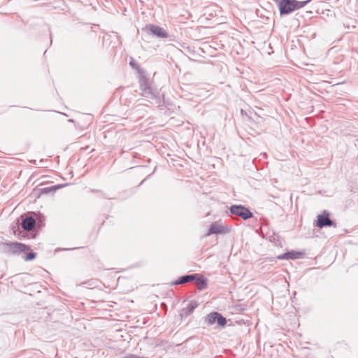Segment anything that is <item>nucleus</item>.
Segmentation results:
<instances>
[{"label": "nucleus", "mask_w": 358, "mask_h": 358, "mask_svg": "<svg viewBox=\"0 0 358 358\" xmlns=\"http://www.w3.org/2000/svg\"><path fill=\"white\" fill-rule=\"evenodd\" d=\"M196 284L198 289L200 290L204 289L207 285L206 280L203 278H197L196 281Z\"/></svg>", "instance_id": "ddd939ff"}, {"label": "nucleus", "mask_w": 358, "mask_h": 358, "mask_svg": "<svg viewBox=\"0 0 358 358\" xmlns=\"http://www.w3.org/2000/svg\"><path fill=\"white\" fill-rule=\"evenodd\" d=\"M223 231L222 226L217 224L216 222H214L210 225L208 232L207 233V236H210V234H221Z\"/></svg>", "instance_id": "9d476101"}, {"label": "nucleus", "mask_w": 358, "mask_h": 358, "mask_svg": "<svg viewBox=\"0 0 358 358\" xmlns=\"http://www.w3.org/2000/svg\"><path fill=\"white\" fill-rule=\"evenodd\" d=\"M4 250L6 252L12 254H19L25 252L29 249V247L21 243H3Z\"/></svg>", "instance_id": "f257e3e1"}, {"label": "nucleus", "mask_w": 358, "mask_h": 358, "mask_svg": "<svg viewBox=\"0 0 358 358\" xmlns=\"http://www.w3.org/2000/svg\"><path fill=\"white\" fill-rule=\"evenodd\" d=\"M36 256V254L34 253V252H31V253H29L26 257L24 258V260L25 261H30V260H32L34 259Z\"/></svg>", "instance_id": "dca6fc26"}, {"label": "nucleus", "mask_w": 358, "mask_h": 358, "mask_svg": "<svg viewBox=\"0 0 358 358\" xmlns=\"http://www.w3.org/2000/svg\"><path fill=\"white\" fill-rule=\"evenodd\" d=\"M311 0H307L304 1H297L294 0V10L303 8L305 6L308 2H310Z\"/></svg>", "instance_id": "4468645a"}, {"label": "nucleus", "mask_w": 358, "mask_h": 358, "mask_svg": "<svg viewBox=\"0 0 358 358\" xmlns=\"http://www.w3.org/2000/svg\"><path fill=\"white\" fill-rule=\"evenodd\" d=\"M357 141H358V139H357Z\"/></svg>", "instance_id": "a211bd4d"}, {"label": "nucleus", "mask_w": 358, "mask_h": 358, "mask_svg": "<svg viewBox=\"0 0 358 358\" xmlns=\"http://www.w3.org/2000/svg\"><path fill=\"white\" fill-rule=\"evenodd\" d=\"M196 278V274L186 275L180 277L174 282V285L185 284L193 281Z\"/></svg>", "instance_id": "1a4fd4ad"}, {"label": "nucleus", "mask_w": 358, "mask_h": 358, "mask_svg": "<svg viewBox=\"0 0 358 358\" xmlns=\"http://www.w3.org/2000/svg\"><path fill=\"white\" fill-rule=\"evenodd\" d=\"M36 224L35 220L32 217H27L22 222V227L26 231L31 230Z\"/></svg>", "instance_id": "6e6552de"}, {"label": "nucleus", "mask_w": 358, "mask_h": 358, "mask_svg": "<svg viewBox=\"0 0 358 358\" xmlns=\"http://www.w3.org/2000/svg\"><path fill=\"white\" fill-rule=\"evenodd\" d=\"M146 28L155 36L159 38H166L168 36L167 32L162 27L154 25L149 24L146 27Z\"/></svg>", "instance_id": "423d86ee"}, {"label": "nucleus", "mask_w": 358, "mask_h": 358, "mask_svg": "<svg viewBox=\"0 0 358 358\" xmlns=\"http://www.w3.org/2000/svg\"><path fill=\"white\" fill-rule=\"evenodd\" d=\"M197 306H198L197 302H196L194 301H191L189 303H188L187 307L182 310V311L185 313V314L186 315H188L191 314L192 313H193V311L197 307Z\"/></svg>", "instance_id": "f8f14e48"}, {"label": "nucleus", "mask_w": 358, "mask_h": 358, "mask_svg": "<svg viewBox=\"0 0 358 358\" xmlns=\"http://www.w3.org/2000/svg\"><path fill=\"white\" fill-rule=\"evenodd\" d=\"M130 65L132 66H134V63L133 61L130 62Z\"/></svg>", "instance_id": "f3484780"}, {"label": "nucleus", "mask_w": 358, "mask_h": 358, "mask_svg": "<svg viewBox=\"0 0 358 358\" xmlns=\"http://www.w3.org/2000/svg\"><path fill=\"white\" fill-rule=\"evenodd\" d=\"M219 316V313L217 312H213L208 314L205 320L209 325H212L217 322V318Z\"/></svg>", "instance_id": "9b49d317"}, {"label": "nucleus", "mask_w": 358, "mask_h": 358, "mask_svg": "<svg viewBox=\"0 0 358 358\" xmlns=\"http://www.w3.org/2000/svg\"><path fill=\"white\" fill-rule=\"evenodd\" d=\"M140 90L141 95L148 99H154L156 97V92L153 90L149 83V80L146 78H142L140 80Z\"/></svg>", "instance_id": "f03ea898"}, {"label": "nucleus", "mask_w": 358, "mask_h": 358, "mask_svg": "<svg viewBox=\"0 0 358 358\" xmlns=\"http://www.w3.org/2000/svg\"><path fill=\"white\" fill-rule=\"evenodd\" d=\"M294 0H283L278 4L280 15H287L294 10Z\"/></svg>", "instance_id": "39448f33"}, {"label": "nucleus", "mask_w": 358, "mask_h": 358, "mask_svg": "<svg viewBox=\"0 0 358 358\" xmlns=\"http://www.w3.org/2000/svg\"><path fill=\"white\" fill-rule=\"evenodd\" d=\"M217 322L220 326H224L227 323V320L225 317L219 314V316L217 318Z\"/></svg>", "instance_id": "2eb2a0df"}, {"label": "nucleus", "mask_w": 358, "mask_h": 358, "mask_svg": "<svg viewBox=\"0 0 358 358\" xmlns=\"http://www.w3.org/2000/svg\"><path fill=\"white\" fill-rule=\"evenodd\" d=\"M231 214L241 217L243 220H247L252 217V213L246 207L242 205H233L230 207Z\"/></svg>", "instance_id": "7ed1b4c3"}, {"label": "nucleus", "mask_w": 358, "mask_h": 358, "mask_svg": "<svg viewBox=\"0 0 358 358\" xmlns=\"http://www.w3.org/2000/svg\"><path fill=\"white\" fill-rule=\"evenodd\" d=\"M329 213L327 210H324L323 213L317 215V226L320 228L324 227H336L334 222L331 220L329 217Z\"/></svg>", "instance_id": "20e7f679"}, {"label": "nucleus", "mask_w": 358, "mask_h": 358, "mask_svg": "<svg viewBox=\"0 0 358 358\" xmlns=\"http://www.w3.org/2000/svg\"><path fill=\"white\" fill-rule=\"evenodd\" d=\"M303 253L301 252L289 251L282 254L278 257V259H297L303 257Z\"/></svg>", "instance_id": "0eeeda50"}]
</instances>
